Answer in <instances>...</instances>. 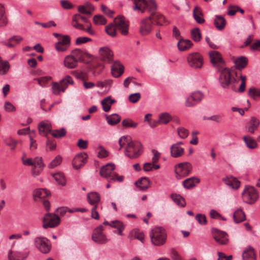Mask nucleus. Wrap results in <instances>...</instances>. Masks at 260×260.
<instances>
[{"instance_id": "6ab92c4d", "label": "nucleus", "mask_w": 260, "mask_h": 260, "mask_svg": "<svg viewBox=\"0 0 260 260\" xmlns=\"http://www.w3.org/2000/svg\"><path fill=\"white\" fill-rule=\"evenodd\" d=\"M223 182L232 189H238L240 185V182L232 176H227L222 179Z\"/></svg>"}, {"instance_id": "412c9836", "label": "nucleus", "mask_w": 260, "mask_h": 260, "mask_svg": "<svg viewBox=\"0 0 260 260\" xmlns=\"http://www.w3.org/2000/svg\"><path fill=\"white\" fill-rule=\"evenodd\" d=\"M111 73L115 78L119 77L123 73V66L119 62H114L111 67Z\"/></svg>"}, {"instance_id": "dca6fc26", "label": "nucleus", "mask_w": 260, "mask_h": 260, "mask_svg": "<svg viewBox=\"0 0 260 260\" xmlns=\"http://www.w3.org/2000/svg\"><path fill=\"white\" fill-rule=\"evenodd\" d=\"M86 153H80L75 156L73 160L72 165L76 169H78L82 167L85 163L87 158Z\"/></svg>"}, {"instance_id": "c756f323", "label": "nucleus", "mask_w": 260, "mask_h": 260, "mask_svg": "<svg viewBox=\"0 0 260 260\" xmlns=\"http://www.w3.org/2000/svg\"><path fill=\"white\" fill-rule=\"evenodd\" d=\"M146 0H133L134 6L133 7V10H140L142 13H143L146 10Z\"/></svg>"}, {"instance_id": "a19ab883", "label": "nucleus", "mask_w": 260, "mask_h": 260, "mask_svg": "<svg viewBox=\"0 0 260 260\" xmlns=\"http://www.w3.org/2000/svg\"><path fill=\"white\" fill-rule=\"evenodd\" d=\"M110 226L117 229V234L122 235V232L124 229L123 223L119 220H113L110 222Z\"/></svg>"}, {"instance_id": "b1692460", "label": "nucleus", "mask_w": 260, "mask_h": 260, "mask_svg": "<svg viewBox=\"0 0 260 260\" xmlns=\"http://www.w3.org/2000/svg\"><path fill=\"white\" fill-rule=\"evenodd\" d=\"M50 195V192L46 189L39 188L34 190L33 196L36 201H39L40 200L44 199Z\"/></svg>"}, {"instance_id": "5fc2aeb1", "label": "nucleus", "mask_w": 260, "mask_h": 260, "mask_svg": "<svg viewBox=\"0 0 260 260\" xmlns=\"http://www.w3.org/2000/svg\"><path fill=\"white\" fill-rule=\"evenodd\" d=\"M191 35L192 39L195 42H199L201 38V34L199 28H195L191 31Z\"/></svg>"}, {"instance_id": "9b49d317", "label": "nucleus", "mask_w": 260, "mask_h": 260, "mask_svg": "<svg viewBox=\"0 0 260 260\" xmlns=\"http://www.w3.org/2000/svg\"><path fill=\"white\" fill-rule=\"evenodd\" d=\"M104 227L100 225L93 232L92 235V240L99 244H105L108 241L106 235L103 233Z\"/></svg>"}, {"instance_id": "7c9ffc66", "label": "nucleus", "mask_w": 260, "mask_h": 260, "mask_svg": "<svg viewBox=\"0 0 260 260\" xmlns=\"http://www.w3.org/2000/svg\"><path fill=\"white\" fill-rule=\"evenodd\" d=\"M193 44L189 40H180L177 43L178 48L180 51H185L189 49Z\"/></svg>"}, {"instance_id": "37998d69", "label": "nucleus", "mask_w": 260, "mask_h": 260, "mask_svg": "<svg viewBox=\"0 0 260 260\" xmlns=\"http://www.w3.org/2000/svg\"><path fill=\"white\" fill-rule=\"evenodd\" d=\"M53 177L58 185L64 186L66 184V179L62 173H56L53 174Z\"/></svg>"}, {"instance_id": "58836bf2", "label": "nucleus", "mask_w": 260, "mask_h": 260, "mask_svg": "<svg viewBox=\"0 0 260 260\" xmlns=\"http://www.w3.org/2000/svg\"><path fill=\"white\" fill-rule=\"evenodd\" d=\"M172 120V116L167 113L164 112L160 113L158 116V122L160 124H166Z\"/></svg>"}, {"instance_id": "4468645a", "label": "nucleus", "mask_w": 260, "mask_h": 260, "mask_svg": "<svg viewBox=\"0 0 260 260\" xmlns=\"http://www.w3.org/2000/svg\"><path fill=\"white\" fill-rule=\"evenodd\" d=\"M152 21L151 17H147L142 20L140 26V33L143 36L149 35L152 30Z\"/></svg>"}, {"instance_id": "a878e982", "label": "nucleus", "mask_w": 260, "mask_h": 260, "mask_svg": "<svg viewBox=\"0 0 260 260\" xmlns=\"http://www.w3.org/2000/svg\"><path fill=\"white\" fill-rule=\"evenodd\" d=\"M78 11L82 14L91 15L94 11V8L90 3L87 2L83 5L79 6Z\"/></svg>"}, {"instance_id": "de8ad7c7", "label": "nucleus", "mask_w": 260, "mask_h": 260, "mask_svg": "<svg viewBox=\"0 0 260 260\" xmlns=\"http://www.w3.org/2000/svg\"><path fill=\"white\" fill-rule=\"evenodd\" d=\"M171 198L178 205H179L181 207H184L185 205V200L180 195L175 193L172 194Z\"/></svg>"}, {"instance_id": "a211bd4d", "label": "nucleus", "mask_w": 260, "mask_h": 260, "mask_svg": "<svg viewBox=\"0 0 260 260\" xmlns=\"http://www.w3.org/2000/svg\"><path fill=\"white\" fill-rule=\"evenodd\" d=\"M213 237L215 241L222 245L226 244L228 242L226 234L218 230H215L213 234Z\"/></svg>"}, {"instance_id": "473e14b6", "label": "nucleus", "mask_w": 260, "mask_h": 260, "mask_svg": "<svg viewBox=\"0 0 260 260\" xmlns=\"http://www.w3.org/2000/svg\"><path fill=\"white\" fill-rule=\"evenodd\" d=\"M200 179L195 177H191L185 179L183 182V185L185 188L189 189L195 186L196 184L199 183Z\"/></svg>"}, {"instance_id": "2eb2a0df", "label": "nucleus", "mask_w": 260, "mask_h": 260, "mask_svg": "<svg viewBox=\"0 0 260 260\" xmlns=\"http://www.w3.org/2000/svg\"><path fill=\"white\" fill-rule=\"evenodd\" d=\"M100 58L101 60L107 63H111L113 61V53L108 47H102L99 50Z\"/></svg>"}, {"instance_id": "4be33fe9", "label": "nucleus", "mask_w": 260, "mask_h": 260, "mask_svg": "<svg viewBox=\"0 0 260 260\" xmlns=\"http://www.w3.org/2000/svg\"><path fill=\"white\" fill-rule=\"evenodd\" d=\"M38 129L41 135L47 136L48 133L51 132V123L48 121H42L38 125Z\"/></svg>"}, {"instance_id": "8fccbe9b", "label": "nucleus", "mask_w": 260, "mask_h": 260, "mask_svg": "<svg viewBox=\"0 0 260 260\" xmlns=\"http://www.w3.org/2000/svg\"><path fill=\"white\" fill-rule=\"evenodd\" d=\"M59 82L61 83L63 87H65V90L69 85H72L74 84L73 79L69 75L66 76L64 78L60 81Z\"/></svg>"}, {"instance_id": "f03ea898", "label": "nucleus", "mask_w": 260, "mask_h": 260, "mask_svg": "<svg viewBox=\"0 0 260 260\" xmlns=\"http://www.w3.org/2000/svg\"><path fill=\"white\" fill-rule=\"evenodd\" d=\"M115 165L113 164H108L103 166L100 170L101 176L107 179L109 182L118 181L122 182L124 179L123 176H118L114 172Z\"/></svg>"}, {"instance_id": "79ce46f5", "label": "nucleus", "mask_w": 260, "mask_h": 260, "mask_svg": "<svg viewBox=\"0 0 260 260\" xmlns=\"http://www.w3.org/2000/svg\"><path fill=\"white\" fill-rule=\"evenodd\" d=\"M233 218L236 223H239L245 220V215L241 209H238L234 212Z\"/></svg>"}, {"instance_id": "0eeeda50", "label": "nucleus", "mask_w": 260, "mask_h": 260, "mask_svg": "<svg viewBox=\"0 0 260 260\" xmlns=\"http://www.w3.org/2000/svg\"><path fill=\"white\" fill-rule=\"evenodd\" d=\"M258 198L256 190L252 186H246L242 192L243 201L248 204L254 203Z\"/></svg>"}, {"instance_id": "aec40b11", "label": "nucleus", "mask_w": 260, "mask_h": 260, "mask_svg": "<svg viewBox=\"0 0 260 260\" xmlns=\"http://www.w3.org/2000/svg\"><path fill=\"white\" fill-rule=\"evenodd\" d=\"M88 203L93 206H98V204L101 201L100 194L97 192H90L87 194Z\"/></svg>"}, {"instance_id": "603ef678", "label": "nucleus", "mask_w": 260, "mask_h": 260, "mask_svg": "<svg viewBox=\"0 0 260 260\" xmlns=\"http://www.w3.org/2000/svg\"><path fill=\"white\" fill-rule=\"evenodd\" d=\"M10 64L8 61H5L0 63V75L6 74L10 69Z\"/></svg>"}, {"instance_id": "6e6552de", "label": "nucleus", "mask_w": 260, "mask_h": 260, "mask_svg": "<svg viewBox=\"0 0 260 260\" xmlns=\"http://www.w3.org/2000/svg\"><path fill=\"white\" fill-rule=\"evenodd\" d=\"M192 170V166L189 162L180 163L175 166L176 177L181 179L188 175Z\"/></svg>"}, {"instance_id": "bf43d9fd", "label": "nucleus", "mask_w": 260, "mask_h": 260, "mask_svg": "<svg viewBox=\"0 0 260 260\" xmlns=\"http://www.w3.org/2000/svg\"><path fill=\"white\" fill-rule=\"evenodd\" d=\"M249 95L254 99L256 97H260V89H256L254 87L250 88L248 91Z\"/></svg>"}, {"instance_id": "e433bc0d", "label": "nucleus", "mask_w": 260, "mask_h": 260, "mask_svg": "<svg viewBox=\"0 0 260 260\" xmlns=\"http://www.w3.org/2000/svg\"><path fill=\"white\" fill-rule=\"evenodd\" d=\"M151 21L152 24L155 23L156 25H161L165 23L166 19L164 15L155 12V14L151 18Z\"/></svg>"}, {"instance_id": "1a4fd4ad", "label": "nucleus", "mask_w": 260, "mask_h": 260, "mask_svg": "<svg viewBox=\"0 0 260 260\" xmlns=\"http://www.w3.org/2000/svg\"><path fill=\"white\" fill-rule=\"evenodd\" d=\"M60 223V218L55 214L47 213L43 218V226L44 229L53 228Z\"/></svg>"}, {"instance_id": "338daca9", "label": "nucleus", "mask_w": 260, "mask_h": 260, "mask_svg": "<svg viewBox=\"0 0 260 260\" xmlns=\"http://www.w3.org/2000/svg\"><path fill=\"white\" fill-rule=\"evenodd\" d=\"M141 98V94L139 92L135 93L129 95L128 100L133 103L137 102Z\"/></svg>"}, {"instance_id": "864d4df0", "label": "nucleus", "mask_w": 260, "mask_h": 260, "mask_svg": "<svg viewBox=\"0 0 260 260\" xmlns=\"http://www.w3.org/2000/svg\"><path fill=\"white\" fill-rule=\"evenodd\" d=\"M66 134V131L64 128H62L60 129L53 130L51 132V135L54 138H60L64 136Z\"/></svg>"}, {"instance_id": "f257e3e1", "label": "nucleus", "mask_w": 260, "mask_h": 260, "mask_svg": "<svg viewBox=\"0 0 260 260\" xmlns=\"http://www.w3.org/2000/svg\"><path fill=\"white\" fill-rule=\"evenodd\" d=\"M217 71L220 73L219 81L221 86L223 88H231L235 90L238 80L235 78L230 70L224 66Z\"/></svg>"}, {"instance_id": "72a5a7b5", "label": "nucleus", "mask_w": 260, "mask_h": 260, "mask_svg": "<svg viewBox=\"0 0 260 260\" xmlns=\"http://www.w3.org/2000/svg\"><path fill=\"white\" fill-rule=\"evenodd\" d=\"M137 187L141 190H146L149 187V181L147 178H142L135 182Z\"/></svg>"}, {"instance_id": "cd10ccee", "label": "nucleus", "mask_w": 260, "mask_h": 260, "mask_svg": "<svg viewBox=\"0 0 260 260\" xmlns=\"http://www.w3.org/2000/svg\"><path fill=\"white\" fill-rule=\"evenodd\" d=\"M203 13L201 9L198 6H196L193 10V16L197 22L202 24L205 22L203 17Z\"/></svg>"}, {"instance_id": "f3484780", "label": "nucleus", "mask_w": 260, "mask_h": 260, "mask_svg": "<svg viewBox=\"0 0 260 260\" xmlns=\"http://www.w3.org/2000/svg\"><path fill=\"white\" fill-rule=\"evenodd\" d=\"M29 251L25 250L23 252H14L10 250L8 253L9 260H24L28 255Z\"/></svg>"}, {"instance_id": "c85d7f7f", "label": "nucleus", "mask_w": 260, "mask_h": 260, "mask_svg": "<svg viewBox=\"0 0 260 260\" xmlns=\"http://www.w3.org/2000/svg\"><path fill=\"white\" fill-rule=\"evenodd\" d=\"M157 6L156 2L154 0H148L146 1V10H148V12L150 13V16L149 17H152L155 14V12H156Z\"/></svg>"}, {"instance_id": "774afa93", "label": "nucleus", "mask_w": 260, "mask_h": 260, "mask_svg": "<svg viewBox=\"0 0 260 260\" xmlns=\"http://www.w3.org/2000/svg\"><path fill=\"white\" fill-rule=\"evenodd\" d=\"M239 9V7L237 6L231 5L228 7V14L230 16H234Z\"/></svg>"}, {"instance_id": "f8f14e48", "label": "nucleus", "mask_w": 260, "mask_h": 260, "mask_svg": "<svg viewBox=\"0 0 260 260\" xmlns=\"http://www.w3.org/2000/svg\"><path fill=\"white\" fill-rule=\"evenodd\" d=\"M211 62L216 70L225 66L224 62L219 53L216 51H212L209 53Z\"/></svg>"}, {"instance_id": "052dcab7", "label": "nucleus", "mask_w": 260, "mask_h": 260, "mask_svg": "<svg viewBox=\"0 0 260 260\" xmlns=\"http://www.w3.org/2000/svg\"><path fill=\"white\" fill-rule=\"evenodd\" d=\"M177 132L179 136L181 139L186 138L189 134L188 131L183 127H178L177 129Z\"/></svg>"}, {"instance_id": "13d9d810", "label": "nucleus", "mask_w": 260, "mask_h": 260, "mask_svg": "<svg viewBox=\"0 0 260 260\" xmlns=\"http://www.w3.org/2000/svg\"><path fill=\"white\" fill-rule=\"evenodd\" d=\"M122 125L126 127H136L138 124L132 119L127 118L122 121Z\"/></svg>"}, {"instance_id": "ea45409f", "label": "nucleus", "mask_w": 260, "mask_h": 260, "mask_svg": "<svg viewBox=\"0 0 260 260\" xmlns=\"http://www.w3.org/2000/svg\"><path fill=\"white\" fill-rule=\"evenodd\" d=\"M247 62L248 59L244 56H240L235 60V64L236 68L239 70H241L244 68L246 66Z\"/></svg>"}, {"instance_id": "680f3d73", "label": "nucleus", "mask_w": 260, "mask_h": 260, "mask_svg": "<svg viewBox=\"0 0 260 260\" xmlns=\"http://www.w3.org/2000/svg\"><path fill=\"white\" fill-rule=\"evenodd\" d=\"M51 78L48 76H45L36 79L38 84L42 87L46 86V83L51 80Z\"/></svg>"}, {"instance_id": "bb28decb", "label": "nucleus", "mask_w": 260, "mask_h": 260, "mask_svg": "<svg viewBox=\"0 0 260 260\" xmlns=\"http://www.w3.org/2000/svg\"><path fill=\"white\" fill-rule=\"evenodd\" d=\"M171 155L174 158L181 156L184 154V148L178 145V144H174L170 148Z\"/></svg>"}, {"instance_id": "5701e85b", "label": "nucleus", "mask_w": 260, "mask_h": 260, "mask_svg": "<svg viewBox=\"0 0 260 260\" xmlns=\"http://www.w3.org/2000/svg\"><path fill=\"white\" fill-rule=\"evenodd\" d=\"M70 54L78 62L83 61L85 56H89L88 53L79 49L73 50Z\"/></svg>"}, {"instance_id": "6e6d98bb", "label": "nucleus", "mask_w": 260, "mask_h": 260, "mask_svg": "<svg viewBox=\"0 0 260 260\" xmlns=\"http://www.w3.org/2000/svg\"><path fill=\"white\" fill-rule=\"evenodd\" d=\"M62 157L60 155H58L49 163L48 167L49 168H54L60 165Z\"/></svg>"}, {"instance_id": "4d7b16f0", "label": "nucleus", "mask_w": 260, "mask_h": 260, "mask_svg": "<svg viewBox=\"0 0 260 260\" xmlns=\"http://www.w3.org/2000/svg\"><path fill=\"white\" fill-rule=\"evenodd\" d=\"M131 141V138L129 136H122L118 140V143L119 145V150H121V148L125 145L127 146V143Z\"/></svg>"}, {"instance_id": "20e7f679", "label": "nucleus", "mask_w": 260, "mask_h": 260, "mask_svg": "<svg viewBox=\"0 0 260 260\" xmlns=\"http://www.w3.org/2000/svg\"><path fill=\"white\" fill-rule=\"evenodd\" d=\"M142 153V146L141 143L137 141H131L127 143L124 154L131 159H135L139 157Z\"/></svg>"}, {"instance_id": "7ed1b4c3", "label": "nucleus", "mask_w": 260, "mask_h": 260, "mask_svg": "<svg viewBox=\"0 0 260 260\" xmlns=\"http://www.w3.org/2000/svg\"><path fill=\"white\" fill-rule=\"evenodd\" d=\"M152 243L156 246H160L165 244L167 239V233L161 226H156L153 229L150 234Z\"/></svg>"}, {"instance_id": "ddd939ff", "label": "nucleus", "mask_w": 260, "mask_h": 260, "mask_svg": "<svg viewBox=\"0 0 260 260\" xmlns=\"http://www.w3.org/2000/svg\"><path fill=\"white\" fill-rule=\"evenodd\" d=\"M203 96V94L199 91L193 92L187 98L185 102V106L190 107L195 106L202 100Z\"/></svg>"}, {"instance_id": "39448f33", "label": "nucleus", "mask_w": 260, "mask_h": 260, "mask_svg": "<svg viewBox=\"0 0 260 260\" xmlns=\"http://www.w3.org/2000/svg\"><path fill=\"white\" fill-rule=\"evenodd\" d=\"M187 59L189 66L194 69H201L203 66V57L199 53L194 52L188 54Z\"/></svg>"}, {"instance_id": "69168bd1", "label": "nucleus", "mask_w": 260, "mask_h": 260, "mask_svg": "<svg viewBox=\"0 0 260 260\" xmlns=\"http://www.w3.org/2000/svg\"><path fill=\"white\" fill-rule=\"evenodd\" d=\"M82 21L83 22L85 23L88 22V19L82 16L81 15L79 14H76L73 16V22H74V21Z\"/></svg>"}, {"instance_id": "49530a36", "label": "nucleus", "mask_w": 260, "mask_h": 260, "mask_svg": "<svg viewBox=\"0 0 260 260\" xmlns=\"http://www.w3.org/2000/svg\"><path fill=\"white\" fill-rule=\"evenodd\" d=\"M52 92L56 95H58L60 92L65 91V87H63L60 82H53L52 86Z\"/></svg>"}, {"instance_id": "393cba45", "label": "nucleus", "mask_w": 260, "mask_h": 260, "mask_svg": "<svg viewBox=\"0 0 260 260\" xmlns=\"http://www.w3.org/2000/svg\"><path fill=\"white\" fill-rule=\"evenodd\" d=\"M243 260H256V255L254 249L248 246L245 249L242 253Z\"/></svg>"}, {"instance_id": "2f4dec72", "label": "nucleus", "mask_w": 260, "mask_h": 260, "mask_svg": "<svg viewBox=\"0 0 260 260\" xmlns=\"http://www.w3.org/2000/svg\"><path fill=\"white\" fill-rule=\"evenodd\" d=\"M78 62L76 61L71 54L67 55L64 59V65L68 69L75 68L77 66Z\"/></svg>"}, {"instance_id": "c03bdc74", "label": "nucleus", "mask_w": 260, "mask_h": 260, "mask_svg": "<svg viewBox=\"0 0 260 260\" xmlns=\"http://www.w3.org/2000/svg\"><path fill=\"white\" fill-rule=\"evenodd\" d=\"M106 119L109 124L114 125L119 122L121 117L117 114H113L106 116Z\"/></svg>"}, {"instance_id": "09e8293b", "label": "nucleus", "mask_w": 260, "mask_h": 260, "mask_svg": "<svg viewBox=\"0 0 260 260\" xmlns=\"http://www.w3.org/2000/svg\"><path fill=\"white\" fill-rule=\"evenodd\" d=\"M116 29L117 28L113 22L108 25L105 28V30L108 35L112 37H114L117 34Z\"/></svg>"}, {"instance_id": "0e129e2a", "label": "nucleus", "mask_w": 260, "mask_h": 260, "mask_svg": "<svg viewBox=\"0 0 260 260\" xmlns=\"http://www.w3.org/2000/svg\"><path fill=\"white\" fill-rule=\"evenodd\" d=\"M195 218L200 224L205 225L207 223L206 218L204 214H198L196 215Z\"/></svg>"}, {"instance_id": "423d86ee", "label": "nucleus", "mask_w": 260, "mask_h": 260, "mask_svg": "<svg viewBox=\"0 0 260 260\" xmlns=\"http://www.w3.org/2000/svg\"><path fill=\"white\" fill-rule=\"evenodd\" d=\"M34 242L36 248L42 253L46 254L50 251L51 245L47 238L37 237L35 238Z\"/></svg>"}, {"instance_id": "e2e57ef3", "label": "nucleus", "mask_w": 260, "mask_h": 260, "mask_svg": "<svg viewBox=\"0 0 260 260\" xmlns=\"http://www.w3.org/2000/svg\"><path fill=\"white\" fill-rule=\"evenodd\" d=\"M4 109L8 112H15L16 110L15 107L10 102H6L4 104Z\"/></svg>"}, {"instance_id": "c9c22d12", "label": "nucleus", "mask_w": 260, "mask_h": 260, "mask_svg": "<svg viewBox=\"0 0 260 260\" xmlns=\"http://www.w3.org/2000/svg\"><path fill=\"white\" fill-rule=\"evenodd\" d=\"M115 102L114 100H112L110 97H107L101 101L103 109L105 112H108L110 109L112 104Z\"/></svg>"}, {"instance_id": "3c124183", "label": "nucleus", "mask_w": 260, "mask_h": 260, "mask_svg": "<svg viewBox=\"0 0 260 260\" xmlns=\"http://www.w3.org/2000/svg\"><path fill=\"white\" fill-rule=\"evenodd\" d=\"M93 21L96 25H104L107 22L106 19L101 15H96L94 16Z\"/></svg>"}, {"instance_id": "4c0bfd02", "label": "nucleus", "mask_w": 260, "mask_h": 260, "mask_svg": "<svg viewBox=\"0 0 260 260\" xmlns=\"http://www.w3.org/2000/svg\"><path fill=\"white\" fill-rule=\"evenodd\" d=\"M225 20L221 16H216L214 24L215 27L219 30H222L225 25Z\"/></svg>"}, {"instance_id": "9d476101", "label": "nucleus", "mask_w": 260, "mask_h": 260, "mask_svg": "<svg viewBox=\"0 0 260 260\" xmlns=\"http://www.w3.org/2000/svg\"><path fill=\"white\" fill-rule=\"evenodd\" d=\"M114 23L116 28L120 30L122 35H128L129 25L124 17L121 16L117 17L114 20Z\"/></svg>"}, {"instance_id": "f704fd0d", "label": "nucleus", "mask_w": 260, "mask_h": 260, "mask_svg": "<svg viewBox=\"0 0 260 260\" xmlns=\"http://www.w3.org/2000/svg\"><path fill=\"white\" fill-rule=\"evenodd\" d=\"M249 126L248 127V131L250 133L253 134L259 125V121L257 118L252 117L249 122Z\"/></svg>"}, {"instance_id": "a18cd8bd", "label": "nucleus", "mask_w": 260, "mask_h": 260, "mask_svg": "<svg viewBox=\"0 0 260 260\" xmlns=\"http://www.w3.org/2000/svg\"><path fill=\"white\" fill-rule=\"evenodd\" d=\"M243 140L247 147L250 149H254L257 147L256 141L250 136H244Z\"/></svg>"}]
</instances>
